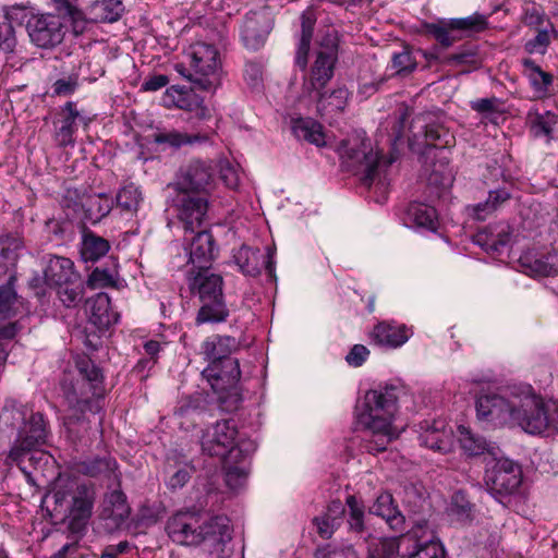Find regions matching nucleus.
Returning <instances> with one entry per match:
<instances>
[{
	"label": "nucleus",
	"instance_id": "nucleus-1",
	"mask_svg": "<svg viewBox=\"0 0 558 558\" xmlns=\"http://www.w3.org/2000/svg\"><path fill=\"white\" fill-rule=\"evenodd\" d=\"M75 368L76 377L65 376L60 383L62 397L69 410L73 412L68 417L69 426L78 422L86 412L99 413L106 393L102 371L89 356H77Z\"/></svg>",
	"mask_w": 558,
	"mask_h": 558
},
{
	"label": "nucleus",
	"instance_id": "nucleus-2",
	"mask_svg": "<svg viewBox=\"0 0 558 558\" xmlns=\"http://www.w3.org/2000/svg\"><path fill=\"white\" fill-rule=\"evenodd\" d=\"M397 402V388L393 386L366 392L363 409L357 413V420L373 434L364 445L367 452H383L392 440L391 423L398 409Z\"/></svg>",
	"mask_w": 558,
	"mask_h": 558
},
{
	"label": "nucleus",
	"instance_id": "nucleus-3",
	"mask_svg": "<svg viewBox=\"0 0 558 558\" xmlns=\"http://www.w3.org/2000/svg\"><path fill=\"white\" fill-rule=\"evenodd\" d=\"M223 278L208 269L198 270L196 274L191 271L189 289L193 296L198 298L199 302L195 317L196 325L219 324L228 319L230 310L223 293Z\"/></svg>",
	"mask_w": 558,
	"mask_h": 558
},
{
	"label": "nucleus",
	"instance_id": "nucleus-4",
	"mask_svg": "<svg viewBox=\"0 0 558 558\" xmlns=\"http://www.w3.org/2000/svg\"><path fill=\"white\" fill-rule=\"evenodd\" d=\"M341 158L348 170L360 177L362 184L387 192L385 179H381L379 171V154L374 151L372 142L368 138L354 136L341 142Z\"/></svg>",
	"mask_w": 558,
	"mask_h": 558
},
{
	"label": "nucleus",
	"instance_id": "nucleus-5",
	"mask_svg": "<svg viewBox=\"0 0 558 558\" xmlns=\"http://www.w3.org/2000/svg\"><path fill=\"white\" fill-rule=\"evenodd\" d=\"M190 66H175L177 71L186 77L194 89L214 92L221 83V61L218 49L210 44L196 43L191 46Z\"/></svg>",
	"mask_w": 558,
	"mask_h": 558
},
{
	"label": "nucleus",
	"instance_id": "nucleus-6",
	"mask_svg": "<svg viewBox=\"0 0 558 558\" xmlns=\"http://www.w3.org/2000/svg\"><path fill=\"white\" fill-rule=\"evenodd\" d=\"M412 136L409 138L410 149L426 162L433 149L452 147L456 144L454 135L445 126L441 118L434 112L417 114L411 124Z\"/></svg>",
	"mask_w": 558,
	"mask_h": 558
},
{
	"label": "nucleus",
	"instance_id": "nucleus-7",
	"mask_svg": "<svg viewBox=\"0 0 558 558\" xmlns=\"http://www.w3.org/2000/svg\"><path fill=\"white\" fill-rule=\"evenodd\" d=\"M487 28V16L476 12L465 17L441 19L436 23H423L422 34L430 36L441 48L448 49L464 37L482 33Z\"/></svg>",
	"mask_w": 558,
	"mask_h": 558
},
{
	"label": "nucleus",
	"instance_id": "nucleus-8",
	"mask_svg": "<svg viewBox=\"0 0 558 558\" xmlns=\"http://www.w3.org/2000/svg\"><path fill=\"white\" fill-rule=\"evenodd\" d=\"M523 475L521 466L512 460L489 458L486 461L484 483L489 494L500 502L514 495Z\"/></svg>",
	"mask_w": 558,
	"mask_h": 558
},
{
	"label": "nucleus",
	"instance_id": "nucleus-9",
	"mask_svg": "<svg viewBox=\"0 0 558 558\" xmlns=\"http://www.w3.org/2000/svg\"><path fill=\"white\" fill-rule=\"evenodd\" d=\"M548 402L535 395H529L521 399H514L513 423L525 433L541 435L550 426Z\"/></svg>",
	"mask_w": 558,
	"mask_h": 558
},
{
	"label": "nucleus",
	"instance_id": "nucleus-10",
	"mask_svg": "<svg viewBox=\"0 0 558 558\" xmlns=\"http://www.w3.org/2000/svg\"><path fill=\"white\" fill-rule=\"evenodd\" d=\"M31 430L17 435L8 458L15 463L26 476L28 483H34L32 472L28 470V457L32 449L39 448L46 444L48 437L47 423L43 416H33Z\"/></svg>",
	"mask_w": 558,
	"mask_h": 558
},
{
	"label": "nucleus",
	"instance_id": "nucleus-11",
	"mask_svg": "<svg viewBox=\"0 0 558 558\" xmlns=\"http://www.w3.org/2000/svg\"><path fill=\"white\" fill-rule=\"evenodd\" d=\"M202 375L208 380L216 392H227L230 397L234 398L235 403L241 401V396L238 391L241 369L236 359L210 361L208 366L202 372Z\"/></svg>",
	"mask_w": 558,
	"mask_h": 558
},
{
	"label": "nucleus",
	"instance_id": "nucleus-12",
	"mask_svg": "<svg viewBox=\"0 0 558 558\" xmlns=\"http://www.w3.org/2000/svg\"><path fill=\"white\" fill-rule=\"evenodd\" d=\"M201 538L209 556L214 558H228L233 549L231 545L232 529L229 519L216 515L203 523Z\"/></svg>",
	"mask_w": 558,
	"mask_h": 558
},
{
	"label": "nucleus",
	"instance_id": "nucleus-13",
	"mask_svg": "<svg viewBox=\"0 0 558 558\" xmlns=\"http://www.w3.org/2000/svg\"><path fill=\"white\" fill-rule=\"evenodd\" d=\"M238 429L232 420L218 421L203 432L202 451L210 457L226 458L235 451Z\"/></svg>",
	"mask_w": 558,
	"mask_h": 558
},
{
	"label": "nucleus",
	"instance_id": "nucleus-14",
	"mask_svg": "<svg viewBox=\"0 0 558 558\" xmlns=\"http://www.w3.org/2000/svg\"><path fill=\"white\" fill-rule=\"evenodd\" d=\"M173 206L179 220L183 223L186 233H194L201 228L208 210V199L205 194L185 190H175Z\"/></svg>",
	"mask_w": 558,
	"mask_h": 558
},
{
	"label": "nucleus",
	"instance_id": "nucleus-15",
	"mask_svg": "<svg viewBox=\"0 0 558 558\" xmlns=\"http://www.w3.org/2000/svg\"><path fill=\"white\" fill-rule=\"evenodd\" d=\"M26 29L32 43L44 49L59 45L64 37L63 24L53 14L31 15Z\"/></svg>",
	"mask_w": 558,
	"mask_h": 558
},
{
	"label": "nucleus",
	"instance_id": "nucleus-16",
	"mask_svg": "<svg viewBox=\"0 0 558 558\" xmlns=\"http://www.w3.org/2000/svg\"><path fill=\"white\" fill-rule=\"evenodd\" d=\"M202 515L196 511H179L169 518L167 533L178 544L197 546L202 543Z\"/></svg>",
	"mask_w": 558,
	"mask_h": 558
},
{
	"label": "nucleus",
	"instance_id": "nucleus-17",
	"mask_svg": "<svg viewBox=\"0 0 558 558\" xmlns=\"http://www.w3.org/2000/svg\"><path fill=\"white\" fill-rule=\"evenodd\" d=\"M475 408L480 421L494 426L513 423L514 400H508L496 393L481 395L476 399Z\"/></svg>",
	"mask_w": 558,
	"mask_h": 558
},
{
	"label": "nucleus",
	"instance_id": "nucleus-18",
	"mask_svg": "<svg viewBox=\"0 0 558 558\" xmlns=\"http://www.w3.org/2000/svg\"><path fill=\"white\" fill-rule=\"evenodd\" d=\"M272 26V17L267 11L247 13L240 31L243 46L251 51L259 50L266 44Z\"/></svg>",
	"mask_w": 558,
	"mask_h": 558
},
{
	"label": "nucleus",
	"instance_id": "nucleus-19",
	"mask_svg": "<svg viewBox=\"0 0 558 558\" xmlns=\"http://www.w3.org/2000/svg\"><path fill=\"white\" fill-rule=\"evenodd\" d=\"M214 167L211 161L201 159L191 160L186 166L180 168L175 190H185L205 194L207 186L211 183Z\"/></svg>",
	"mask_w": 558,
	"mask_h": 558
},
{
	"label": "nucleus",
	"instance_id": "nucleus-20",
	"mask_svg": "<svg viewBox=\"0 0 558 558\" xmlns=\"http://www.w3.org/2000/svg\"><path fill=\"white\" fill-rule=\"evenodd\" d=\"M337 59V51L335 49L317 52L310 76L304 80L302 85V92L305 96L313 97L315 90L325 89L333 77Z\"/></svg>",
	"mask_w": 558,
	"mask_h": 558
},
{
	"label": "nucleus",
	"instance_id": "nucleus-21",
	"mask_svg": "<svg viewBox=\"0 0 558 558\" xmlns=\"http://www.w3.org/2000/svg\"><path fill=\"white\" fill-rule=\"evenodd\" d=\"M185 251L189 253L190 262L198 267V270L208 269V264L215 257V240L213 234L197 228L194 233L184 231Z\"/></svg>",
	"mask_w": 558,
	"mask_h": 558
},
{
	"label": "nucleus",
	"instance_id": "nucleus-22",
	"mask_svg": "<svg viewBox=\"0 0 558 558\" xmlns=\"http://www.w3.org/2000/svg\"><path fill=\"white\" fill-rule=\"evenodd\" d=\"M233 258L241 272L245 276L256 277L262 272V268L265 267L269 277H275V262L270 251L264 254L258 248L242 245L234 253Z\"/></svg>",
	"mask_w": 558,
	"mask_h": 558
},
{
	"label": "nucleus",
	"instance_id": "nucleus-23",
	"mask_svg": "<svg viewBox=\"0 0 558 558\" xmlns=\"http://www.w3.org/2000/svg\"><path fill=\"white\" fill-rule=\"evenodd\" d=\"M35 415L44 417L40 412H34L28 404H23L14 399H8L3 405L0 421L3 425L17 430V435H21L22 432L31 430V427H33V416Z\"/></svg>",
	"mask_w": 558,
	"mask_h": 558
},
{
	"label": "nucleus",
	"instance_id": "nucleus-24",
	"mask_svg": "<svg viewBox=\"0 0 558 558\" xmlns=\"http://www.w3.org/2000/svg\"><path fill=\"white\" fill-rule=\"evenodd\" d=\"M84 121L81 117L76 105L73 101H68L59 113V118L53 122L54 135L53 138L59 147L73 146L75 143L74 134L76 131V121Z\"/></svg>",
	"mask_w": 558,
	"mask_h": 558
},
{
	"label": "nucleus",
	"instance_id": "nucleus-25",
	"mask_svg": "<svg viewBox=\"0 0 558 558\" xmlns=\"http://www.w3.org/2000/svg\"><path fill=\"white\" fill-rule=\"evenodd\" d=\"M311 99L316 102L317 114L322 118H333L345 109L348 105L349 90L341 86L326 92L324 89L315 90Z\"/></svg>",
	"mask_w": 558,
	"mask_h": 558
},
{
	"label": "nucleus",
	"instance_id": "nucleus-26",
	"mask_svg": "<svg viewBox=\"0 0 558 558\" xmlns=\"http://www.w3.org/2000/svg\"><path fill=\"white\" fill-rule=\"evenodd\" d=\"M412 329L403 324L380 322L369 332L372 341L378 345L396 349L412 336Z\"/></svg>",
	"mask_w": 558,
	"mask_h": 558
},
{
	"label": "nucleus",
	"instance_id": "nucleus-27",
	"mask_svg": "<svg viewBox=\"0 0 558 558\" xmlns=\"http://www.w3.org/2000/svg\"><path fill=\"white\" fill-rule=\"evenodd\" d=\"M43 263L45 281L49 287L71 283V278L78 274L74 269V263L66 257L48 254L43 257Z\"/></svg>",
	"mask_w": 558,
	"mask_h": 558
},
{
	"label": "nucleus",
	"instance_id": "nucleus-28",
	"mask_svg": "<svg viewBox=\"0 0 558 558\" xmlns=\"http://www.w3.org/2000/svg\"><path fill=\"white\" fill-rule=\"evenodd\" d=\"M523 271L531 277H555L558 275V255L526 252L519 258Z\"/></svg>",
	"mask_w": 558,
	"mask_h": 558
},
{
	"label": "nucleus",
	"instance_id": "nucleus-29",
	"mask_svg": "<svg viewBox=\"0 0 558 558\" xmlns=\"http://www.w3.org/2000/svg\"><path fill=\"white\" fill-rule=\"evenodd\" d=\"M89 322L98 329H107L118 322V314L111 310L110 298L99 292L86 301Z\"/></svg>",
	"mask_w": 558,
	"mask_h": 558
},
{
	"label": "nucleus",
	"instance_id": "nucleus-30",
	"mask_svg": "<svg viewBox=\"0 0 558 558\" xmlns=\"http://www.w3.org/2000/svg\"><path fill=\"white\" fill-rule=\"evenodd\" d=\"M75 470L89 477H113L116 484H120L121 474L118 472V463L116 459L110 456L87 458L77 462Z\"/></svg>",
	"mask_w": 558,
	"mask_h": 558
},
{
	"label": "nucleus",
	"instance_id": "nucleus-31",
	"mask_svg": "<svg viewBox=\"0 0 558 558\" xmlns=\"http://www.w3.org/2000/svg\"><path fill=\"white\" fill-rule=\"evenodd\" d=\"M345 506L339 500H331L328 504L327 511L313 519V524L322 538L328 539L333 532L342 524L345 514Z\"/></svg>",
	"mask_w": 558,
	"mask_h": 558
},
{
	"label": "nucleus",
	"instance_id": "nucleus-32",
	"mask_svg": "<svg viewBox=\"0 0 558 558\" xmlns=\"http://www.w3.org/2000/svg\"><path fill=\"white\" fill-rule=\"evenodd\" d=\"M369 513L385 519L395 531L402 532L404 529V517L395 505L393 497L389 493H383L376 498L369 507Z\"/></svg>",
	"mask_w": 558,
	"mask_h": 558
},
{
	"label": "nucleus",
	"instance_id": "nucleus-33",
	"mask_svg": "<svg viewBox=\"0 0 558 558\" xmlns=\"http://www.w3.org/2000/svg\"><path fill=\"white\" fill-rule=\"evenodd\" d=\"M524 75L527 77L531 87L538 98L548 96L549 87L553 85L554 76L542 70L536 62L530 58L522 60Z\"/></svg>",
	"mask_w": 558,
	"mask_h": 558
},
{
	"label": "nucleus",
	"instance_id": "nucleus-34",
	"mask_svg": "<svg viewBox=\"0 0 558 558\" xmlns=\"http://www.w3.org/2000/svg\"><path fill=\"white\" fill-rule=\"evenodd\" d=\"M239 341L231 336H217L211 340H206L202 344V354L205 360L221 361L222 359H232L230 354L236 350Z\"/></svg>",
	"mask_w": 558,
	"mask_h": 558
},
{
	"label": "nucleus",
	"instance_id": "nucleus-35",
	"mask_svg": "<svg viewBox=\"0 0 558 558\" xmlns=\"http://www.w3.org/2000/svg\"><path fill=\"white\" fill-rule=\"evenodd\" d=\"M124 5L121 0H96L88 8L90 21L113 23L121 19Z\"/></svg>",
	"mask_w": 558,
	"mask_h": 558
},
{
	"label": "nucleus",
	"instance_id": "nucleus-36",
	"mask_svg": "<svg viewBox=\"0 0 558 558\" xmlns=\"http://www.w3.org/2000/svg\"><path fill=\"white\" fill-rule=\"evenodd\" d=\"M293 134L299 138L316 146H324L325 133L323 125L312 118H298L292 121Z\"/></svg>",
	"mask_w": 558,
	"mask_h": 558
},
{
	"label": "nucleus",
	"instance_id": "nucleus-37",
	"mask_svg": "<svg viewBox=\"0 0 558 558\" xmlns=\"http://www.w3.org/2000/svg\"><path fill=\"white\" fill-rule=\"evenodd\" d=\"M407 219L413 226L428 231H436L439 225L436 209L423 203L410 204L407 209Z\"/></svg>",
	"mask_w": 558,
	"mask_h": 558
},
{
	"label": "nucleus",
	"instance_id": "nucleus-38",
	"mask_svg": "<svg viewBox=\"0 0 558 558\" xmlns=\"http://www.w3.org/2000/svg\"><path fill=\"white\" fill-rule=\"evenodd\" d=\"M17 276L15 270H10L4 284L0 286V320L13 317L16 314L19 295L15 289Z\"/></svg>",
	"mask_w": 558,
	"mask_h": 558
},
{
	"label": "nucleus",
	"instance_id": "nucleus-39",
	"mask_svg": "<svg viewBox=\"0 0 558 558\" xmlns=\"http://www.w3.org/2000/svg\"><path fill=\"white\" fill-rule=\"evenodd\" d=\"M110 250V243L90 230H83L81 256L85 262H97Z\"/></svg>",
	"mask_w": 558,
	"mask_h": 558
},
{
	"label": "nucleus",
	"instance_id": "nucleus-40",
	"mask_svg": "<svg viewBox=\"0 0 558 558\" xmlns=\"http://www.w3.org/2000/svg\"><path fill=\"white\" fill-rule=\"evenodd\" d=\"M459 434L461 448L468 456L475 457L487 452L494 458L496 448L490 446L484 437L472 433L464 426L459 427Z\"/></svg>",
	"mask_w": 558,
	"mask_h": 558
},
{
	"label": "nucleus",
	"instance_id": "nucleus-41",
	"mask_svg": "<svg viewBox=\"0 0 558 558\" xmlns=\"http://www.w3.org/2000/svg\"><path fill=\"white\" fill-rule=\"evenodd\" d=\"M96 501V489L93 484L77 485L73 498L71 512L82 518H90Z\"/></svg>",
	"mask_w": 558,
	"mask_h": 558
},
{
	"label": "nucleus",
	"instance_id": "nucleus-42",
	"mask_svg": "<svg viewBox=\"0 0 558 558\" xmlns=\"http://www.w3.org/2000/svg\"><path fill=\"white\" fill-rule=\"evenodd\" d=\"M112 209V201L105 194L89 196L82 205L83 219L92 225L99 222L109 215Z\"/></svg>",
	"mask_w": 558,
	"mask_h": 558
},
{
	"label": "nucleus",
	"instance_id": "nucleus-43",
	"mask_svg": "<svg viewBox=\"0 0 558 558\" xmlns=\"http://www.w3.org/2000/svg\"><path fill=\"white\" fill-rule=\"evenodd\" d=\"M58 298L61 303L68 307H76L84 298L85 283L80 274L71 278V283L58 284Z\"/></svg>",
	"mask_w": 558,
	"mask_h": 558
},
{
	"label": "nucleus",
	"instance_id": "nucleus-44",
	"mask_svg": "<svg viewBox=\"0 0 558 558\" xmlns=\"http://www.w3.org/2000/svg\"><path fill=\"white\" fill-rule=\"evenodd\" d=\"M441 62L447 65H468L476 70L481 66V58L477 46L464 45L454 53L446 56Z\"/></svg>",
	"mask_w": 558,
	"mask_h": 558
},
{
	"label": "nucleus",
	"instance_id": "nucleus-45",
	"mask_svg": "<svg viewBox=\"0 0 558 558\" xmlns=\"http://www.w3.org/2000/svg\"><path fill=\"white\" fill-rule=\"evenodd\" d=\"M527 122L534 137L546 136L550 138L553 128L557 123V116L551 111H546L545 113L529 112Z\"/></svg>",
	"mask_w": 558,
	"mask_h": 558
},
{
	"label": "nucleus",
	"instance_id": "nucleus-46",
	"mask_svg": "<svg viewBox=\"0 0 558 558\" xmlns=\"http://www.w3.org/2000/svg\"><path fill=\"white\" fill-rule=\"evenodd\" d=\"M345 507L348 508V525L349 530L354 533H363L365 526V506L362 500L354 495H349L345 499Z\"/></svg>",
	"mask_w": 558,
	"mask_h": 558
},
{
	"label": "nucleus",
	"instance_id": "nucleus-47",
	"mask_svg": "<svg viewBox=\"0 0 558 558\" xmlns=\"http://www.w3.org/2000/svg\"><path fill=\"white\" fill-rule=\"evenodd\" d=\"M121 483L113 488L107 496L106 502L110 505L111 509L107 514L108 518H112L114 521L125 520L131 512L128 505L126 496L120 488Z\"/></svg>",
	"mask_w": 558,
	"mask_h": 558
},
{
	"label": "nucleus",
	"instance_id": "nucleus-48",
	"mask_svg": "<svg viewBox=\"0 0 558 558\" xmlns=\"http://www.w3.org/2000/svg\"><path fill=\"white\" fill-rule=\"evenodd\" d=\"M475 506L469 500L462 490L456 492L451 497L450 512L462 523H470L474 519Z\"/></svg>",
	"mask_w": 558,
	"mask_h": 558
},
{
	"label": "nucleus",
	"instance_id": "nucleus-49",
	"mask_svg": "<svg viewBox=\"0 0 558 558\" xmlns=\"http://www.w3.org/2000/svg\"><path fill=\"white\" fill-rule=\"evenodd\" d=\"M207 136L189 135L177 131L159 132L154 134V142L158 145H169L171 147H181L182 145L193 144L196 142L206 141Z\"/></svg>",
	"mask_w": 558,
	"mask_h": 558
},
{
	"label": "nucleus",
	"instance_id": "nucleus-50",
	"mask_svg": "<svg viewBox=\"0 0 558 558\" xmlns=\"http://www.w3.org/2000/svg\"><path fill=\"white\" fill-rule=\"evenodd\" d=\"M23 241L19 236L5 234L0 236V259L5 266L14 267L19 259V252Z\"/></svg>",
	"mask_w": 558,
	"mask_h": 558
},
{
	"label": "nucleus",
	"instance_id": "nucleus-51",
	"mask_svg": "<svg viewBox=\"0 0 558 558\" xmlns=\"http://www.w3.org/2000/svg\"><path fill=\"white\" fill-rule=\"evenodd\" d=\"M117 205L125 211L133 213L138 209L142 192L134 183L125 184L117 194Z\"/></svg>",
	"mask_w": 558,
	"mask_h": 558
},
{
	"label": "nucleus",
	"instance_id": "nucleus-52",
	"mask_svg": "<svg viewBox=\"0 0 558 558\" xmlns=\"http://www.w3.org/2000/svg\"><path fill=\"white\" fill-rule=\"evenodd\" d=\"M509 241L510 234L507 232H499L497 235L478 232L474 236V242L492 254L500 253L508 245Z\"/></svg>",
	"mask_w": 558,
	"mask_h": 558
},
{
	"label": "nucleus",
	"instance_id": "nucleus-53",
	"mask_svg": "<svg viewBox=\"0 0 558 558\" xmlns=\"http://www.w3.org/2000/svg\"><path fill=\"white\" fill-rule=\"evenodd\" d=\"M117 277L118 272L113 269H107L101 267H96L88 276L87 281L85 282L86 287L95 290L101 288H109L117 286Z\"/></svg>",
	"mask_w": 558,
	"mask_h": 558
},
{
	"label": "nucleus",
	"instance_id": "nucleus-54",
	"mask_svg": "<svg viewBox=\"0 0 558 558\" xmlns=\"http://www.w3.org/2000/svg\"><path fill=\"white\" fill-rule=\"evenodd\" d=\"M206 411V401L202 395L197 393L182 398L177 408L174 409V415L179 417H187L193 414H201Z\"/></svg>",
	"mask_w": 558,
	"mask_h": 558
},
{
	"label": "nucleus",
	"instance_id": "nucleus-55",
	"mask_svg": "<svg viewBox=\"0 0 558 558\" xmlns=\"http://www.w3.org/2000/svg\"><path fill=\"white\" fill-rule=\"evenodd\" d=\"M417 66L412 52L404 48L401 52L395 53L391 59V69L395 70V74L400 76H407L412 73Z\"/></svg>",
	"mask_w": 558,
	"mask_h": 558
},
{
	"label": "nucleus",
	"instance_id": "nucleus-56",
	"mask_svg": "<svg viewBox=\"0 0 558 558\" xmlns=\"http://www.w3.org/2000/svg\"><path fill=\"white\" fill-rule=\"evenodd\" d=\"M445 548L439 542L429 541L416 544L415 549L402 558H445Z\"/></svg>",
	"mask_w": 558,
	"mask_h": 558
},
{
	"label": "nucleus",
	"instance_id": "nucleus-57",
	"mask_svg": "<svg viewBox=\"0 0 558 558\" xmlns=\"http://www.w3.org/2000/svg\"><path fill=\"white\" fill-rule=\"evenodd\" d=\"M315 558H360L356 550L351 545L347 546H326L315 551Z\"/></svg>",
	"mask_w": 558,
	"mask_h": 558
},
{
	"label": "nucleus",
	"instance_id": "nucleus-58",
	"mask_svg": "<svg viewBox=\"0 0 558 558\" xmlns=\"http://www.w3.org/2000/svg\"><path fill=\"white\" fill-rule=\"evenodd\" d=\"M78 87V76L76 74L59 78L52 84V96H70Z\"/></svg>",
	"mask_w": 558,
	"mask_h": 558
},
{
	"label": "nucleus",
	"instance_id": "nucleus-59",
	"mask_svg": "<svg viewBox=\"0 0 558 558\" xmlns=\"http://www.w3.org/2000/svg\"><path fill=\"white\" fill-rule=\"evenodd\" d=\"M57 11L56 16L69 19L72 22L82 20L83 13L69 0H51Z\"/></svg>",
	"mask_w": 558,
	"mask_h": 558
},
{
	"label": "nucleus",
	"instance_id": "nucleus-60",
	"mask_svg": "<svg viewBox=\"0 0 558 558\" xmlns=\"http://www.w3.org/2000/svg\"><path fill=\"white\" fill-rule=\"evenodd\" d=\"M193 472L194 466L187 464L179 469L169 477L168 487L172 490L182 488L190 481Z\"/></svg>",
	"mask_w": 558,
	"mask_h": 558
},
{
	"label": "nucleus",
	"instance_id": "nucleus-61",
	"mask_svg": "<svg viewBox=\"0 0 558 558\" xmlns=\"http://www.w3.org/2000/svg\"><path fill=\"white\" fill-rule=\"evenodd\" d=\"M244 78L248 86L258 88L263 82V68L256 62H246L244 66Z\"/></svg>",
	"mask_w": 558,
	"mask_h": 558
},
{
	"label": "nucleus",
	"instance_id": "nucleus-62",
	"mask_svg": "<svg viewBox=\"0 0 558 558\" xmlns=\"http://www.w3.org/2000/svg\"><path fill=\"white\" fill-rule=\"evenodd\" d=\"M16 39L11 24L0 25V52L10 53L14 50Z\"/></svg>",
	"mask_w": 558,
	"mask_h": 558
},
{
	"label": "nucleus",
	"instance_id": "nucleus-63",
	"mask_svg": "<svg viewBox=\"0 0 558 558\" xmlns=\"http://www.w3.org/2000/svg\"><path fill=\"white\" fill-rule=\"evenodd\" d=\"M369 350L363 344H354L345 355V362L353 367H360L367 360Z\"/></svg>",
	"mask_w": 558,
	"mask_h": 558
},
{
	"label": "nucleus",
	"instance_id": "nucleus-64",
	"mask_svg": "<svg viewBox=\"0 0 558 558\" xmlns=\"http://www.w3.org/2000/svg\"><path fill=\"white\" fill-rule=\"evenodd\" d=\"M247 473L243 468L229 466L226 471L225 481L231 489H236L243 485Z\"/></svg>",
	"mask_w": 558,
	"mask_h": 558
}]
</instances>
